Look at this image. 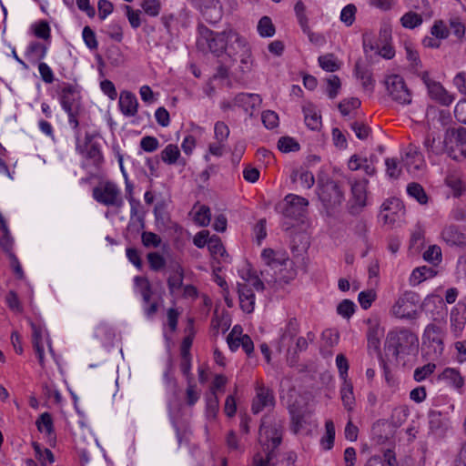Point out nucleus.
<instances>
[{"mask_svg": "<svg viewBox=\"0 0 466 466\" xmlns=\"http://www.w3.org/2000/svg\"><path fill=\"white\" fill-rule=\"evenodd\" d=\"M305 124L311 130H318L321 127V116L312 105L303 106Z\"/></svg>", "mask_w": 466, "mask_h": 466, "instance_id": "29", "label": "nucleus"}, {"mask_svg": "<svg viewBox=\"0 0 466 466\" xmlns=\"http://www.w3.org/2000/svg\"><path fill=\"white\" fill-rule=\"evenodd\" d=\"M441 239L450 247L466 246V235L457 226L450 225L441 231Z\"/></svg>", "mask_w": 466, "mask_h": 466, "instance_id": "18", "label": "nucleus"}, {"mask_svg": "<svg viewBox=\"0 0 466 466\" xmlns=\"http://www.w3.org/2000/svg\"><path fill=\"white\" fill-rule=\"evenodd\" d=\"M350 128L360 140L366 139L370 133V128L363 122L354 121L350 124Z\"/></svg>", "mask_w": 466, "mask_h": 466, "instance_id": "59", "label": "nucleus"}, {"mask_svg": "<svg viewBox=\"0 0 466 466\" xmlns=\"http://www.w3.org/2000/svg\"><path fill=\"white\" fill-rule=\"evenodd\" d=\"M262 103V98L258 94L240 93L234 98V104L243 107L251 116L253 111L258 109Z\"/></svg>", "mask_w": 466, "mask_h": 466, "instance_id": "21", "label": "nucleus"}, {"mask_svg": "<svg viewBox=\"0 0 466 466\" xmlns=\"http://www.w3.org/2000/svg\"><path fill=\"white\" fill-rule=\"evenodd\" d=\"M455 410V404L448 395L434 399L433 408L428 411L429 430L437 437H444L451 428L450 414Z\"/></svg>", "mask_w": 466, "mask_h": 466, "instance_id": "4", "label": "nucleus"}, {"mask_svg": "<svg viewBox=\"0 0 466 466\" xmlns=\"http://www.w3.org/2000/svg\"><path fill=\"white\" fill-rule=\"evenodd\" d=\"M294 11L296 14V17L298 19L299 25L301 27V30L308 36H311L310 35V27L309 25V18L306 15V5L302 1H298L295 4Z\"/></svg>", "mask_w": 466, "mask_h": 466, "instance_id": "32", "label": "nucleus"}, {"mask_svg": "<svg viewBox=\"0 0 466 466\" xmlns=\"http://www.w3.org/2000/svg\"><path fill=\"white\" fill-rule=\"evenodd\" d=\"M261 119L268 129H272L279 126V116L275 111L266 110L262 112Z\"/></svg>", "mask_w": 466, "mask_h": 466, "instance_id": "61", "label": "nucleus"}, {"mask_svg": "<svg viewBox=\"0 0 466 466\" xmlns=\"http://www.w3.org/2000/svg\"><path fill=\"white\" fill-rule=\"evenodd\" d=\"M435 370L436 364L431 362L421 367H418L414 370L413 379L417 382H421L432 375Z\"/></svg>", "mask_w": 466, "mask_h": 466, "instance_id": "43", "label": "nucleus"}, {"mask_svg": "<svg viewBox=\"0 0 466 466\" xmlns=\"http://www.w3.org/2000/svg\"><path fill=\"white\" fill-rule=\"evenodd\" d=\"M274 405L275 398L272 390L263 384H258L256 387V395L251 405L252 412L258 414L264 409L272 408Z\"/></svg>", "mask_w": 466, "mask_h": 466, "instance_id": "13", "label": "nucleus"}, {"mask_svg": "<svg viewBox=\"0 0 466 466\" xmlns=\"http://www.w3.org/2000/svg\"><path fill=\"white\" fill-rule=\"evenodd\" d=\"M82 37L86 44V46L90 50H96L98 47V42L96 40V36L95 32L88 26H85L82 31Z\"/></svg>", "mask_w": 466, "mask_h": 466, "instance_id": "55", "label": "nucleus"}, {"mask_svg": "<svg viewBox=\"0 0 466 466\" xmlns=\"http://www.w3.org/2000/svg\"><path fill=\"white\" fill-rule=\"evenodd\" d=\"M436 275V271L429 267L423 266L419 267L413 269L410 277V283L412 286H416L420 284L422 281L426 280L427 279H431Z\"/></svg>", "mask_w": 466, "mask_h": 466, "instance_id": "31", "label": "nucleus"}, {"mask_svg": "<svg viewBox=\"0 0 466 466\" xmlns=\"http://www.w3.org/2000/svg\"><path fill=\"white\" fill-rule=\"evenodd\" d=\"M423 258L426 261L437 264L441 260V250L437 245L430 246L424 252Z\"/></svg>", "mask_w": 466, "mask_h": 466, "instance_id": "60", "label": "nucleus"}, {"mask_svg": "<svg viewBox=\"0 0 466 466\" xmlns=\"http://www.w3.org/2000/svg\"><path fill=\"white\" fill-rule=\"evenodd\" d=\"M180 150L175 144H168L160 153L161 160L167 165H175L177 163L185 166V160L180 158Z\"/></svg>", "mask_w": 466, "mask_h": 466, "instance_id": "25", "label": "nucleus"}, {"mask_svg": "<svg viewBox=\"0 0 466 466\" xmlns=\"http://www.w3.org/2000/svg\"><path fill=\"white\" fill-rule=\"evenodd\" d=\"M407 193L410 197L415 198L421 205L428 203V196L422 186L419 183L412 182L408 184Z\"/></svg>", "mask_w": 466, "mask_h": 466, "instance_id": "34", "label": "nucleus"}, {"mask_svg": "<svg viewBox=\"0 0 466 466\" xmlns=\"http://www.w3.org/2000/svg\"><path fill=\"white\" fill-rule=\"evenodd\" d=\"M5 302L12 311L15 313H21L23 311L21 302L15 291L11 290L6 294Z\"/></svg>", "mask_w": 466, "mask_h": 466, "instance_id": "63", "label": "nucleus"}, {"mask_svg": "<svg viewBox=\"0 0 466 466\" xmlns=\"http://www.w3.org/2000/svg\"><path fill=\"white\" fill-rule=\"evenodd\" d=\"M285 202L286 208L284 209V215L292 218L301 217L309 206L307 198L294 194H289L286 196Z\"/></svg>", "mask_w": 466, "mask_h": 466, "instance_id": "14", "label": "nucleus"}, {"mask_svg": "<svg viewBox=\"0 0 466 466\" xmlns=\"http://www.w3.org/2000/svg\"><path fill=\"white\" fill-rule=\"evenodd\" d=\"M355 304L350 299H343L337 307L339 315L345 319H350L355 312Z\"/></svg>", "mask_w": 466, "mask_h": 466, "instance_id": "56", "label": "nucleus"}, {"mask_svg": "<svg viewBox=\"0 0 466 466\" xmlns=\"http://www.w3.org/2000/svg\"><path fill=\"white\" fill-rule=\"evenodd\" d=\"M290 178L293 182L299 180L300 186L306 189L311 188L315 183L312 172L303 168L293 170Z\"/></svg>", "mask_w": 466, "mask_h": 466, "instance_id": "30", "label": "nucleus"}, {"mask_svg": "<svg viewBox=\"0 0 466 466\" xmlns=\"http://www.w3.org/2000/svg\"><path fill=\"white\" fill-rule=\"evenodd\" d=\"M211 218V212L208 207L203 205L196 212L194 221L201 227H206L209 224Z\"/></svg>", "mask_w": 466, "mask_h": 466, "instance_id": "54", "label": "nucleus"}, {"mask_svg": "<svg viewBox=\"0 0 466 466\" xmlns=\"http://www.w3.org/2000/svg\"><path fill=\"white\" fill-rule=\"evenodd\" d=\"M451 328L455 337H459L466 324V305L458 302L451 310Z\"/></svg>", "mask_w": 466, "mask_h": 466, "instance_id": "16", "label": "nucleus"}, {"mask_svg": "<svg viewBox=\"0 0 466 466\" xmlns=\"http://www.w3.org/2000/svg\"><path fill=\"white\" fill-rule=\"evenodd\" d=\"M58 96L62 108L67 114L69 126L73 130H77L79 127L78 116L81 111L79 87L70 83H63Z\"/></svg>", "mask_w": 466, "mask_h": 466, "instance_id": "6", "label": "nucleus"}, {"mask_svg": "<svg viewBox=\"0 0 466 466\" xmlns=\"http://www.w3.org/2000/svg\"><path fill=\"white\" fill-rule=\"evenodd\" d=\"M183 280L184 268L180 264L177 263L173 266L172 271L167 280L168 291L171 296H176L177 292L182 289Z\"/></svg>", "mask_w": 466, "mask_h": 466, "instance_id": "24", "label": "nucleus"}, {"mask_svg": "<svg viewBox=\"0 0 466 466\" xmlns=\"http://www.w3.org/2000/svg\"><path fill=\"white\" fill-rule=\"evenodd\" d=\"M136 286L139 289V293L142 297L143 303L148 304L153 294L151 285L147 279L137 276L134 279Z\"/></svg>", "mask_w": 466, "mask_h": 466, "instance_id": "33", "label": "nucleus"}, {"mask_svg": "<svg viewBox=\"0 0 466 466\" xmlns=\"http://www.w3.org/2000/svg\"><path fill=\"white\" fill-rule=\"evenodd\" d=\"M422 16L416 12H407L400 18V24L408 29H414L422 24Z\"/></svg>", "mask_w": 466, "mask_h": 466, "instance_id": "39", "label": "nucleus"}, {"mask_svg": "<svg viewBox=\"0 0 466 466\" xmlns=\"http://www.w3.org/2000/svg\"><path fill=\"white\" fill-rule=\"evenodd\" d=\"M200 398V392L197 389V385L191 379L188 380L187 387L186 390V403L188 406H194Z\"/></svg>", "mask_w": 466, "mask_h": 466, "instance_id": "50", "label": "nucleus"}, {"mask_svg": "<svg viewBox=\"0 0 466 466\" xmlns=\"http://www.w3.org/2000/svg\"><path fill=\"white\" fill-rule=\"evenodd\" d=\"M403 167L413 177H418L425 168L426 164L418 147L410 144L402 157Z\"/></svg>", "mask_w": 466, "mask_h": 466, "instance_id": "12", "label": "nucleus"}, {"mask_svg": "<svg viewBox=\"0 0 466 466\" xmlns=\"http://www.w3.org/2000/svg\"><path fill=\"white\" fill-rule=\"evenodd\" d=\"M219 409V400L217 393L209 392L206 397V415L213 420L217 417Z\"/></svg>", "mask_w": 466, "mask_h": 466, "instance_id": "35", "label": "nucleus"}, {"mask_svg": "<svg viewBox=\"0 0 466 466\" xmlns=\"http://www.w3.org/2000/svg\"><path fill=\"white\" fill-rule=\"evenodd\" d=\"M357 8L353 4L344 6L340 12V21L347 26H350L355 21Z\"/></svg>", "mask_w": 466, "mask_h": 466, "instance_id": "53", "label": "nucleus"}, {"mask_svg": "<svg viewBox=\"0 0 466 466\" xmlns=\"http://www.w3.org/2000/svg\"><path fill=\"white\" fill-rule=\"evenodd\" d=\"M238 291L240 308L247 313H251L255 307V294L252 288L247 283H238Z\"/></svg>", "mask_w": 466, "mask_h": 466, "instance_id": "22", "label": "nucleus"}, {"mask_svg": "<svg viewBox=\"0 0 466 466\" xmlns=\"http://www.w3.org/2000/svg\"><path fill=\"white\" fill-rule=\"evenodd\" d=\"M299 332V323L297 319L291 318L280 335V341L284 342L286 339H293Z\"/></svg>", "mask_w": 466, "mask_h": 466, "instance_id": "41", "label": "nucleus"}, {"mask_svg": "<svg viewBox=\"0 0 466 466\" xmlns=\"http://www.w3.org/2000/svg\"><path fill=\"white\" fill-rule=\"evenodd\" d=\"M94 199L106 207L121 208L124 206V199L121 196V190L117 185L112 181H106L99 187L93 189Z\"/></svg>", "mask_w": 466, "mask_h": 466, "instance_id": "8", "label": "nucleus"}, {"mask_svg": "<svg viewBox=\"0 0 466 466\" xmlns=\"http://www.w3.org/2000/svg\"><path fill=\"white\" fill-rule=\"evenodd\" d=\"M360 100L357 97H351L343 99L341 102L339 103L338 107L339 112L343 116L350 115V111L352 109L359 108L360 106Z\"/></svg>", "mask_w": 466, "mask_h": 466, "instance_id": "52", "label": "nucleus"}, {"mask_svg": "<svg viewBox=\"0 0 466 466\" xmlns=\"http://www.w3.org/2000/svg\"><path fill=\"white\" fill-rule=\"evenodd\" d=\"M278 148L284 153L299 150V144L292 137H282L278 141Z\"/></svg>", "mask_w": 466, "mask_h": 466, "instance_id": "49", "label": "nucleus"}, {"mask_svg": "<svg viewBox=\"0 0 466 466\" xmlns=\"http://www.w3.org/2000/svg\"><path fill=\"white\" fill-rule=\"evenodd\" d=\"M30 326L32 329V343L35 350V352L36 354V357L38 359L39 364L44 367L45 360V350H44V334H45V329L40 325L36 324L33 321H30Z\"/></svg>", "mask_w": 466, "mask_h": 466, "instance_id": "20", "label": "nucleus"}, {"mask_svg": "<svg viewBox=\"0 0 466 466\" xmlns=\"http://www.w3.org/2000/svg\"><path fill=\"white\" fill-rule=\"evenodd\" d=\"M319 63L327 72H335L339 69V65L333 54H327L319 57Z\"/></svg>", "mask_w": 466, "mask_h": 466, "instance_id": "45", "label": "nucleus"}, {"mask_svg": "<svg viewBox=\"0 0 466 466\" xmlns=\"http://www.w3.org/2000/svg\"><path fill=\"white\" fill-rule=\"evenodd\" d=\"M354 72L356 77L361 81L363 88L369 92H372L375 82L370 70L361 66L360 63H356Z\"/></svg>", "mask_w": 466, "mask_h": 466, "instance_id": "28", "label": "nucleus"}, {"mask_svg": "<svg viewBox=\"0 0 466 466\" xmlns=\"http://www.w3.org/2000/svg\"><path fill=\"white\" fill-rule=\"evenodd\" d=\"M229 127L222 121H218L214 126V138L216 141L227 143L229 136Z\"/></svg>", "mask_w": 466, "mask_h": 466, "instance_id": "51", "label": "nucleus"}, {"mask_svg": "<svg viewBox=\"0 0 466 466\" xmlns=\"http://www.w3.org/2000/svg\"><path fill=\"white\" fill-rule=\"evenodd\" d=\"M438 379L440 380H443L449 387L454 389L458 393H462L465 379L458 370L446 368L438 375Z\"/></svg>", "mask_w": 466, "mask_h": 466, "instance_id": "17", "label": "nucleus"}, {"mask_svg": "<svg viewBox=\"0 0 466 466\" xmlns=\"http://www.w3.org/2000/svg\"><path fill=\"white\" fill-rule=\"evenodd\" d=\"M197 46L203 52H211L217 56L227 51L228 42L235 41L238 47H245V38L232 28L214 32L204 25L198 27Z\"/></svg>", "mask_w": 466, "mask_h": 466, "instance_id": "2", "label": "nucleus"}, {"mask_svg": "<svg viewBox=\"0 0 466 466\" xmlns=\"http://www.w3.org/2000/svg\"><path fill=\"white\" fill-rule=\"evenodd\" d=\"M258 31L262 37H271L274 35L275 26L268 16L260 18L258 24Z\"/></svg>", "mask_w": 466, "mask_h": 466, "instance_id": "46", "label": "nucleus"}, {"mask_svg": "<svg viewBox=\"0 0 466 466\" xmlns=\"http://www.w3.org/2000/svg\"><path fill=\"white\" fill-rule=\"evenodd\" d=\"M368 180H356L351 184V193L357 206L362 208L366 204Z\"/></svg>", "mask_w": 466, "mask_h": 466, "instance_id": "27", "label": "nucleus"}, {"mask_svg": "<svg viewBox=\"0 0 466 466\" xmlns=\"http://www.w3.org/2000/svg\"><path fill=\"white\" fill-rule=\"evenodd\" d=\"M318 196L328 211L340 206L344 200V195L339 186L330 179L319 182Z\"/></svg>", "mask_w": 466, "mask_h": 466, "instance_id": "10", "label": "nucleus"}, {"mask_svg": "<svg viewBox=\"0 0 466 466\" xmlns=\"http://www.w3.org/2000/svg\"><path fill=\"white\" fill-rule=\"evenodd\" d=\"M340 395L344 407L348 410H351L355 403V398L353 395L352 385L346 380L344 381V384L340 390Z\"/></svg>", "mask_w": 466, "mask_h": 466, "instance_id": "40", "label": "nucleus"}, {"mask_svg": "<svg viewBox=\"0 0 466 466\" xmlns=\"http://www.w3.org/2000/svg\"><path fill=\"white\" fill-rule=\"evenodd\" d=\"M37 430L46 432L47 435L54 433V423L51 415L48 412L42 413L36 420Z\"/></svg>", "mask_w": 466, "mask_h": 466, "instance_id": "42", "label": "nucleus"}, {"mask_svg": "<svg viewBox=\"0 0 466 466\" xmlns=\"http://www.w3.org/2000/svg\"><path fill=\"white\" fill-rule=\"evenodd\" d=\"M308 339L304 337H298L296 339V346L294 351L288 350V362L290 366H295L298 362L297 354L305 351L308 349Z\"/></svg>", "mask_w": 466, "mask_h": 466, "instance_id": "38", "label": "nucleus"}, {"mask_svg": "<svg viewBox=\"0 0 466 466\" xmlns=\"http://www.w3.org/2000/svg\"><path fill=\"white\" fill-rule=\"evenodd\" d=\"M448 135L454 139L455 149H451L449 154L450 157L455 160L466 157V128L459 127L453 128L447 132Z\"/></svg>", "mask_w": 466, "mask_h": 466, "instance_id": "15", "label": "nucleus"}, {"mask_svg": "<svg viewBox=\"0 0 466 466\" xmlns=\"http://www.w3.org/2000/svg\"><path fill=\"white\" fill-rule=\"evenodd\" d=\"M140 6L146 15L152 17L157 16L161 11L160 0H143Z\"/></svg>", "mask_w": 466, "mask_h": 466, "instance_id": "48", "label": "nucleus"}, {"mask_svg": "<svg viewBox=\"0 0 466 466\" xmlns=\"http://www.w3.org/2000/svg\"><path fill=\"white\" fill-rule=\"evenodd\" d=\"M376 299V293L372 289L361 291L358 296V300L363 309L370 308L372 302Z\"/></svg>", "mask_w": 466, "mask_h": 466, "instance_id": "62", "label": "nucleus"}, {"mask_svg": "<svg viewBox=\"0 0 466 466\" xmlns=\"http://www.w3.org/2000/svg\"><path fill=\"white\" fill-rule=\"evenodd\" d=\"M325 435L320 440L322 448L326 451L330 450L334 445L335 426L332 420H327L325 423Z\"/></svg>", "mask_w": 466, "mask_h": 466, "instance_id": "37", "label": "nucleus"}, {"mask_svg": "<svg viewBox=\"0 0 466 466\" xmlns=\"http://www.w3.org/2000/svg\"><path fill=\"white\" fill-rule=\"evenodd\" d=\"M444 329L436 324H429L426 326L422 339L423 345L432 349V352L436 357L442 354L444 350L443 339Z\"/></svg>", "mask_w": 466, "mask_h": 466, "instance_id": "11", "label": "nucleus"}, {"mask_svg": "<svg viewBox=\"0 0 466 466\" xmlns=\"http://www.w3.org/2000/svg\"><path fill=\"white\" fill-rule=\"evenodd\" d=\"M76 138V150L82 157V168L90 174L99 172L105 163L100 143L94 134L86 133L83 140L80 139L79 127L74 130Z\"/></svg>", "mask_w": 466, "mask_h": 466, "instance_id": "3", "label": "nucleus"}, {"mask_svg": "<svg viewBox=\"0 0 466 466\" xmlns=\"http://www.w3.org/2000/svg\"><path fill=\"white\" fill-rule=\"evenodd\" d=\"M431 34L438 39H446L449 36V29L442 20H436L431 28Z\"/></svg>", "mask_w": 466, "mask_h": 466, "instance_id": "57", "label": "nucleus"}, {"mask_svg": "<svg viewBox=\"0 0 466 466\" xmlns=\"http://www.w3.org/2000/svg\"><path fill=\"white\" fill-rule=\"evenodd\" d=\"M140 147L148 153L156 151L159 147V141L152 136H146L140 140Z\"/></svg>", "mask_w": 466, "mask_h": 466, "instance_id": "64", "label": "nucleus"}, {"mask_svg": "<svg viewBox=\"0 0 466 466\" xmlns=\"http://www.w3.org/2000/svg\"><path fill=\"white\" fill-rule=\"evenodd\" d=\"M384 336V329L378 323L370 324L367 332L368 347L379 350L380 339Z\"/></svg>", "mask_w": 466, "mask_h": 466, "instance_id": "26", "label": "nucleus"}, {"mask_svg": "<svg viewBox=\"0 0 466 466\" xmlns=\"http://www.w3.org/2000/svg\"><path fill=\"white\" fill-rule=\"evenodd\" d=\"M208 248L213 256L225 257L228 256L227 251L218 236H212L208 242Z\"/></svg>", "mask_w": 466, "mask_h": 466, "instance_id": "47", "label": "nucleus"}, {"mask_svg": "<svg viewBox=\"0 0 466 466\" xmlns=\"http://www.w3.org/2000/svg\"><path fill=\"white\" fill-rule=\"evenodd\" d=\"M445 184L451 188L455 197L461 196L463 185L461 178V175L458 172H451L445 178Z\"/></svg>", "mask_w": 466, "mask_h": 466, "instance_id": "36", "label": "nucleus"}, {"mask_svg": "<svg viewBox=\"0 0 466 466\" xmlns=\"http://www.w3.org/2000/svg\"><path fill=\"white\" fill-rule=\"evenodd\" d=\"M420 296L414 291H405L391 307L390 313L398 319H414L418 316Z\"/></svg>", "mask_w": 466, "mask_h": 466, "instance_id": "7", "label": "nucleus"}, {"mask_svg": "<svg viewBox=\"0 0 466 466\" xmlns=\"http://www.w3.org/2000/svg\"><path fill=\"white\" fill-rule=\"evenodd\" d=\"M427 89L430 96L442 106H450L454 100V96L440 82L431 83Z\"/></svg>", "mask_w": 466, "mask_h": 466, "instance_id": "23", "label": "nucleus"}, {"mask_svg": "<svg viewBox=\"0 0 466 466\" xmlns=\"http://www.w3.org/2000/svg\"><path fill=\"white\" fill-rule=\"evenodd\" d=\"M419 339L407 329L391 330L387 334L385 350L393 357L413 354L418 350Z\"/></svg>", "mask_w": 466, "mask_h": 466, "instance_id": "5", "label": "nucleus"}, {"mask_svg": "<svg viewBox=\"0 0 466 466\" xmlns=\"http://www.w3.org/2000/svg\"><path fill=\"white\" fill-rule=\"evenodd\" d=\"M121 113L128 117L135 116L137 114L138 102L135 94L130 91H121L118 100Z\"/></svg>", "mask_w": 466, "mask_h": 466, "instance_id": "19", "label": "nucleus"}, {"mask_svg": "<svg viewBox=\"0 0 466 466\" xmlns=\"http://www.w3.org/2000/svg\"><path fill=\"white\" fill-rule=\"evenodd\" d=\"M149 267L152 270L158 271L166 265V260L158 252H150L147 256Z\"/></svg>", "mask_w": 466, "mask_h": 466, "instance_id": "58", "label": "nucleus"}, {"mask_svg": "<svg viewBox=\"0 0 466 466\" xmlns=\"http://www.w3.org/2000/svg\"><path fill=\"white\" fill-rule=\"evenodd\" d=\"M32 445L35 452V457L42 466H46V461H48L49 463H53L55 461L54 454L49 449H42L40 444L37 442H33Z\"/></svg>", "mask_w": 466, "mask_h": 466, "instance_id": "44", "label": "nucleus"}, {"mask_svg": "<svg viewBox=\"0 0 466 466\" xmlns=\"http://www.w3.org/2000/svg\"><path fill=\"white\" fill-rule=\"evenodd\" d=\"M388 96L396 103L405 106L412 101V93L400 75H390L384 81Z\"/></svg>", "mask_w": 466, "mask_h": 466, "instance_id": "9", "label": "nucleus"}, {"mask_svg": "<svg viewBox=\"0 0 466 466\" xmlns=\"http://www.w3.org/2000/svg\"><path fill=\"white\" fill-rule=\"evenodd\" d=\"M283 421L271 416L262 419L259 429V443L264 454L258 452L254 456V466H272L271 461L276 456L275 450L282 440Z\"/></svg>", "mask_w": 466, "mask_h": 466, "instance_id": "1", "label": "nucleus"}]
</instances>
